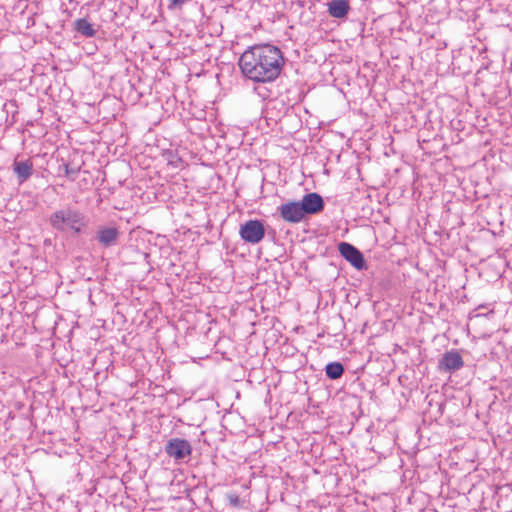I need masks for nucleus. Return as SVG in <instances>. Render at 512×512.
<instances>
[{
	"label": "nucleus",
	"instance_id": "f257e3e1",
	"mask_svg": "<svg viewBox=\"0 0 512 512\" xmlns=\"http://www.w3.org/2000/svg\"><path fill=\"white\" fill-rule=\"evenodd\" d=\"M242 75L255 83L274 82L285 65L282 51L271 44L247 48L238 61Z\"/></svg>",
	"mask_w": 512,
	"mask_h": 512
},
{
	"label": "nucleus",
	"instance_id": "f03ea898",
	"mask_svg": "<svg viewBox=\"0 0 512 512\" xmlns=\"http://www.w3.org/2000/svg\"><path fill=\"white\" fill-rule=\"evenodd\" d=\"M49 223L56 231H73L75 234H80L86 226V219L80 210L65 206L50 215Z\"/></svg>",
	"mask_w": 512,
	"mask_h": 512
},
{
	"label": "nucleus",
	"instance_id": "7ed1b4c3",
	"mask_svg": "<svg viewBox=\"0 0 512 512\" xmlns=\"http://www.w3.org/2000/svg\"><path fill=\"white\" fill-rule=\"evenodd\" d=\"M239 235L243 241L258 244L265 236V227L261 220H248L240 225Z\"/></svg>",
	"mask_w": 512,
	"mask_h": 512
},
{
	"label": "nucleus",
	"instance_id": "20e7f679",
	"mask_svg": "<svg viewBox=\"0 0 512 512\" xmlns=\"http://www.w3.org/2000/svg\"><path fill=\"white\" fill-rule=\"evenodd\" d=\"M121 235L118 227L104 225L98 228L95 239L103 248H111L119 244Z\"/></svg>",
	"mask_w": 512,
	"mask_h": 512
},
{
	"label": "nucleus",
	"instance_id": "39448f33",
	"mask_svg": "<svg viewBox=\"0 0 512 512\" xmlns=\"http://www.w3.org/2000/svg\"><path fill=\"white\" fill-rule=\"evenodd\" d=\"M280 217L288 223L296 224L306 217L299 201H288L278 207Z\"/></svg>",
	"mask_w": 512,
	"mask_h": 512
},
{
	"label": "nucleus",
	"instance_id": "423d86ee",
	"mask_svg": "<svg viewBox=\"0 0 512 512\" xmlns=\"http://www.w3.org/2000/svg\"><path fill=\"white\" fill-rule=\"evenodd\" d=\"M165 452L176 461H180L192 453V447L185 439L172 438L167 442Z\"/></svg>",
	"mask_w": 512,
	"mask_h": 512
},
{
	"label": "nucleus",
	"instance_id": "0eeeda50",
	"mask_svg": "<svg viewBox=\"0 0 512 512\" xmlns=\"http://www.w3.org/2000/svg\"><path fill=\"white\" fill-rule=\"evenodd\" d=\"M338 251L354 268L361 270L365 267L363 254L352 244L341 242L338 244Z\"/></svg>",
	"mask_w": 512,
	"mask_h": 512
},
{
	"label": "nucleus",
	"instance_id": "6e6552de",
	"mask_svg": "<svg viewBox=\"0 0 512 512\" xmlns=\"http://www.w3.org/2000/svg\"><path fill=\"white\" fill-rule=\"evenodd\" d=\"M464 366L462 356L457 350L445 352L438 362V369L443 372H454Z\"/></svg>",
	"mask_w": 512,
	"mask_h": 512
},
{
	"label": "nucleus",
	"instance_id": "1a4fd4ad",
	"mask_svg": "<svg viewBox=\"0 0 512 512\" xmlns=\"http://www.w3.org/2000/svg\"><path fill=\"white\" fill-rule=\"evenodd\" d=\"M299 203L306 216L320 213L325 205L321 195L315 192L305 194Z\"/></svg>",
	"mask_w": 512,
	"mask_h": 512
},
{
	"label": "nucleus",
	"instance_id": "9d476101",
	"mask_svg": "<svg viewBox=\"0 0 512 512\" xmlns=\"http://www.w3.org/2000/svg\"><path fill=\"white\" fill-rule=\"evenodd\" d=\"M350 10L347 0H331L328 3V13L331 17L342 19L345 18Z\"/></svg>",
	"mask_w": 512,
	"mask_h": 512
},
{
	"label": "nucleus",
	"instance_id": "9b49d317",
	"mask_svg": "<svg viewBox=\"0 0 512 512\" xmlns=\"http://www.w3.org/2000/svg\"><path fill=\"white\" fill-rule=\"evenodd\" d=\"M13 171L18 177L19 183H23L32 175L33 163L30 160H15L13 163Z\"/></svg>",
	"mask_w": 512,
	"mask_h": 512
},
{
	"label": "nucleus",
	"instance_id": "f8f14e48",
	"mask_svg": "<svg viewBox=\"0 0 512 512\" xmlns=\"http://www.w3.org/2000/svg\"><path fill=\"white\" fill-rule=\"evenodd\" d=\"M74 29L85 37H94L96 30L93 25L84 18H80L74 21Z\"/></svg>",
	"mask_w": 512,
	"mask_h": 512
},
{
	"label": "nucleus",
	"instance_id": "ddd939ff",
	"mask_svg": "<svg viewBox=\"0 0 512 512\" xmlns=\"http://www.w3.org/2000/svg\"><path fill=\"white\" fill-rule=\"evenodd\" d=\"M344 366L340 362H330L325 367V374L331 380H337L344 374Z\"/></svg>",
	"mask_w": 512,
	"mask_h": 512
},
{
	"label": "nucleus",
	"instance_id": "4468645a",
	"mask_svg": "<svg viewBox=\"0 0 512 512\" xmlns=\"http://www.w3.org/2000/svg\"><path fill=\"white\" fill-rule=\"evenodd\" d=\"M167 8L170 11L181 10L190 0H167Z\"/></svg>",
	"mask_w": 512,
	"mask_h": 512
},
{
	"label": "nucleus",
	"instance_id": "2eb2a0df",
	"mask_svg": "<svg viewBox=\"0 0 512 512\" xmlns=\"http://www.w3.org/2000/svg\"><path fill=\"white\" fill-rule=\"evenodd\" d=\"M79 169L70 168L69 165H65V175L70 177L71 180H74L76 175L78 174Z\"/></svg>",
	"mask_w": 512,
	"mask_h": 512
},
{
	"label": "nucleus",
	"instance_id": "dca6fc26",
	"mask_svg": "<svg viewBox=\"0 0 512 512\" xmlns=\"http://www.w3.org/2000/svg\"><path fill=\"white\" fill-rule=\"evenodd\" d=\"M228 499H229V502H230V504H231V505H233V506H235V507H237V506H239V505H240V498H239V496H238V495H236V494H230V495L228 496Z\"/></svg>",
	"mask_w": 512,
	"mask_h": 512
}]
</instances>
